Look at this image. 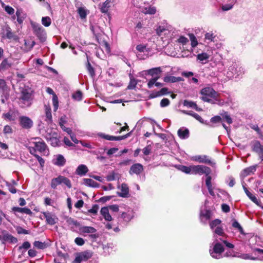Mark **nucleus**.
I'll return each mask as SVG.
<instances>
[{
    "label": "nucleus",
    "instance_id": "obj_1",
    "mask_svg": "<svg viewBox=\"0 0 263 263\" xmlns=\"http://www.w3.org/2000/svg\"><path fill=\"white\" fill-rule=\"evenodd\" d=\"M29 144L28 149L31 154H35L37 152L44 155L49 154L47 146L41 138L36 137Z\"/></svg>",
    "mask_w": 263,
    "mask_h": 263
},
{
    "label": "nucleus",
    "instance_id": "obj_2",
    "mask_svg": "<svg viewBox=\"0 0 263 263\" xmlns=\"http://www.w3.org/2000/svg\"><path fill=\"white\" fill-rule=\"evenodd\" d=\"M19 104L21 107L25 108L30 107L33 102V95L31 88L23 89L18 98Z\"/></svg>",
    "mask_w": 263,
    "mask_h": 263
},
{
    "label": "nucleus",
    "instance_id": "obj_3",
    "mask_svg": "<svg viewBox=\"0 0 263 263\" xmlns=\"http://www.w3.org/2000/svg\"><path fill=\"white\" fill-rule=\"evenodd\" d=\"M214 241L212 243L213 249H210L211 256L216 259H220L222 257V253L224 252V249L223 246L219 242V238L214 235Z\"/></svg>",
    "mask_w": 263,
    "mask_h": 263
},
{
    "label": "nucleus",
    "instance_id": "obj_4",
    "mask_svg": "<svg viewBox=\"0 0 263 263\" xmlns=\"http://www.w3.org/2000/svg\"><path fill=\"white\" fill-rule=\"evenodd\" d=\"M200 93L202 95L201 99L203 101L209 103L212 102L211 98L217 99L219 96V93L210 87L202 88L201 90Z\"/></svg>",
    "mask_w": 263,
    "mask_h": 263
},
{
    "label": "nucleus",
    "instance_id": "obj_5",
    "mask_svg": "<svg viewBox=\"0 0 263 263\" xmlns=\"http://www.w3.org/2000/svg\"><path fill=\"white\" fill-rule=\"evenodd\" d=\"M244 72V70L241 66H240L236 63H233L232 65L229 67L227 76L229 78H237L242 75Z\"/></svg>",
    "mask_w": 263,
    "mask_h": 263
},
{
    "label": "nucleus",
    "instance_id": "obj_6",
    "mask_svg": "<svg viewBox=\"0 0 263 263\" xmlns=\"http://www.w3.org/2000/svg\"><path fill=\"white\" fill-rule=\"evenodd\" d=\"M62 184L65 185L68 189H70L72 187L70 180L67 177L61 175L51 180V187L55 189L58 185Z\"/></svg>",
    "mask_w": 263,
    "mask_h": 263
},
{
    "label": "nucleus",
    "instance_id": "obj_7",
    "mask_svg": "<svg viewBox=\"0 0 263 263\" xmlns=\"http://www.w3.org/2000/svg\"><path fill=\"white\" fill-rule=\"evenodd\" d=\"M211 173V170L210 167L202 165H193L192 166V174L202 175L205 174V176L210 175Z\"/></svg>",
    "mask_w": 263,
    "mask_h": 263
},
{
    "label": "nucleus",
    "instance_id": "obj_8",
    "mask_svg": "<svg viewBox=\"0 0 263 263\" xmlns=\"http://www.w3.org/2000/svg\"><path fill=\"white\" fill-rule=\"evenodd\" d=\"M0 241H1L3 244H5L7 242L15 243L17 242V239L10 234L7 231L3 230L0 234Z\"/></svg>",
    "mask_w": 263,
    "mask_h": 263
},
{
    "label": "nucleus",
    "instance_id": "obj_9",
    "mask_svg": "<svg viewBox=\"0 0 263 263\" xmlns=\"http://www.w3.org/2000/svg\"><path fill=\"white\" fill-rule=\"evenodd\" d=\"M20 125L25 129H29L33 126V121L27 116H21L19 117Z\"/></svg>",
    "mask_w": 263,
    "mask_h": 263
},
{
    "label": "nucleus",
    "instance_id": "obj_10",
    "mask_svg": "<svg viewBox=\"0 0 263 263\" xmlns=\"http://www.w3.org/2000/svg\"><path fill=\"white\" fill-rule=\"evenodd\" d=\"M44 218L46 219V223L50 225H54L58 221V218L54 214L49 212H45L43 213Z\"/></svg>",
    "mask_w": 263,
    "mask_h": 263
},
{
    "label": "nucleus",
    "instance_id": "obj_11",
    "mask_svg": "<svg viewBox=\"0 0 263 263\" xmlns=\"http://www.w3.org/2000/svg\"><path fill=\"white\" fill-rule=\"evenodd\" d=\"M252 150L256 153L261 161H263V145L256 141L254 142L252 146Z\"/></svg>",
    "mask_w": 263,
    "mask_h": 263
},
{
    "label": "nucleus",
    "instance_id": "obj_12",
    "mask_svg": "<svg viewBox=\"0 0 263 263\" xmlns=\"http://www.w3.org/2000/svg\"><path fill=\"white\" fill-rule=\"evenodd\" d=\"M57 133L55 132H53L51 133H47L45 138L47 141H50L51 144L53 146H57L59 145V140L57 138Z\"/></svg>",
    "mask_w": 263,
    "mask_h": 263
},
{
    "label": "nucleus",
    "instance_id": "obj_13",
    "mask_svg": "<svg viewBox=\"0 0 263 263\" xmlns=\"http://www.w3.org/2000/svg\"><path fill=\"white\" fill-rule=\"evenodd\" d=\"M143 171V165L140 163H136L131 166L129 170V174L131 175H139Z\"/></svg>",
    "mask_w": 263,
    "mask_h": 263
},
{
    "label": "nucleus",
    "instance_id": "obj_14",
    "mask_svg": "<svg viewBox=\"0 0 263 263\" xmlns=\"http://www.w3.org/2000/svg\"><path fill=\"white\" fill-rule=\"evenodd\" d=\"M195 160L198 161L200 163H204L214 166L215 163L212 161L208 156L206 155L203 156H197L195 157Z\"/></svg>",
    "mask_w": 263,
    "mask_h": 263
},
{
    "label": "nucleus",
    "instance_id": "obj_15",
    "mask_svg": "<svg viewBox=\"0 0 263 263\" xmlns=\"http://www.w3.org/2000/svg\"><path fill=\"white\" fill-rule=\"evenodd\" d=\"M177 134L180 139H186L189 137L190 132L187 128L182 127L178 130Z\"/></svg>",
    "mask_w": 263,
    "mask_h": 263
},
{
    "label": "nucleus",
    "instance_id": "obj_16",
    "mask_svg": "<svg viewBox=\"0 0 263 263\" xmlns=\"http://www.w3.org/2000/svg\"><path fill=\"white\" fill-rule=\"evenodd\" d=\"M100 214L106 221H111L112 220V218L109 213L108 208L106 206L102 208Z\"/></svg>",
    "mask_w": 263,
    "mask_h": 263
},
{
    "label": "nucleus",
    "instance_id": "obj_17",
    "mask_svg": "<svg viewBox=\"0 0 263 263\" xmlns=\"http://www.w3.org/2000/svg\"><path fill=\"white\" fill-rule=\"evenodd\" d=\"M45 121L48 124L52 122V117L51 115V110L50 106L48 105H45Z\"/></svg>",
    "mask_w": 263,
    "mask_h": 263
},
{
    "label": "nucleus",
    "instance_id": "obj_18",
    "mask_svg": "<svg viewBox=\"0 0 263 263\" xmlns=\"http://www.w3.org/2000/svg\"><path fill=\"white\" fill-rule=\"evenodd\" d=\"M12 211L16 214V213H24L27 215H31L32 211L28 208H20L14 206L12 208Z\"/></svg>",
    "mask_w": 263,
    "mask_h": 263
},
{
    "label": "nucleus",
    "instance_id": "obj_19",
    "mask_svg": "<svg viewBox=\"0 0 263 263\" xmlns=\"http://www.w3.org/2000/svg\"><path fill=\"white\" fill-rule=\"evenodd\" d=\"M121 192H118L117 194L121 197H127L129 194L128 185L125 183H122L121 186Z\"/></svg>",
    "mask_w": 263,
    "mask_h": 263
},
{
    "label": "nucleus",
    "instance_id": "obj_20",
    "mask_svg": "<svg viewBox=\"0 0 263 263\" xmlns=\"http://www.w3.org/2000/svg\"><path fill=\"white\" fill-rule=\"evenodd\" d=\"M168 93V89L166 87L162 88L160 91L153 92L149 95V98L153 99L158 97L166 95Z\"/></svg>",
    "mask_w": 263,
    "mask_h": 263
},
{
    "label": "nucleus",
    "instance_id": "obj_21",
    "mask_svg": "<svg viewBox=\"0 0 263 263\" xmlns=\"http://www.w3.org/2000/svg\"><path fill=\"white\" fill-rule=\"evenodd\" d=\"M182 112H183L184 114L188 115L193 117L195 119L199 121L201 123L208 124L206 121H204V120L199 115H198L196 113H195L192 111L186 110H183Z\"/></svg>",
    "mask_w": 263,
    "mask_h": 263
},
{
    "label": "nucleus",
    "instance_id": "obj_22",
    "mask_svg": "<svg viewBox=\"0 0 263 263\" xmlns=\"http://www.w3.org/2000/svg\"><path fill=\"white\" fill-rule=\"evenodd\" d=\"M164 82L166 83H175L183 81L184 79L181 77H176L174 76H167L163 78Z\"/></svg>",
    "mask_w": 263,
    "mask_h": 263
},
{
    "label": "nucleus",
    "instance_id": "obj_23",
    "mask_svg": "<svg viewBox=\"0 0 263 263\" xmlns=\"http://www.w3.org/2000/svg\"><path fill=\"white\" fill-rule=\"evenodd\" d=\"M12 65V63L8 60V59H5L0 64V71H5L10 68Z\"/></svg>",
    "mask_w": 263,
    "mask_h": 263
},
{
    "label": "nucleus",
    "instance_id": "obj_24",
    "mask_svg": "<svg viewBox=\"0 0 263 263\" xmlns=\"http://www.w3.org/2000/svg\"><path fill=\"white\" fill-rule=\"evenodd\" d=\"M66 160L62 155H58L56 156V158L53 160V163L58 166H62L65 165Z\"/></svg>",
    "mask_w": 263,
    "mask_h": 263
},
{
    "label": "nucleus",
    "instance_id": "obj_25",
    "mask_svg": "<svg viewBox=\"0 0 263 263\" xmlns=\"http://www.w3.org/2000/svg\"><path fill=\"white\" fill-rule=\"evenodd\" d=\"M114 2V0H106L104 2L100 8V10L102 13H106L111 7V4Z\"/></svg>",
    "mask_w": 263,
    "mask_h": 263
},
{
    "label": "nucleus",
    "instance_id": "obj_26",
    "mask_svg": "<svg viewBox=\"0 0 263 263\" xmlns=\"http://www.w3.org/2000/svg\"><path fill=\"white\" fill-rule=\"evenodd\" d=\"M79 230L82 234L95 233L97 232V230L95 228L89 226H82L80 228Z\"/></svg>",
    "mask_w": 263,
    "mask_h": 263
},
{
    "label": "nucleus",
    "instance_id": "obj_27",
    "mask_svg": "<svg viewBox=\"0 0 263 263\" xmlns=\"http://www.w3.org/2000/svg\"><path fill=\"white\" fill-rule=\"evenodd\" d=\"M88 171L87 167L84 164L78 166L76 171V173L80 176L85 175Z\"/></svg>",
    "mask_w": 263,
    "mask_h": 263
},
{
    "label": "nucleus",
    "instance_id": "obj_28",
    "mask_svg": "<svg viewBox=\"0 0 263 263\" xmlns=\"http://www.w3.org/2000/svg\"><path fill=\"white\" fill-rule=\"evenodd\" d=\"M83 184L89 187H98L99 183L90 178H84L83 179Z\"/></svg>",
    "mask_w": 263,
    "mask_h": 263
},
{
    "label": "nucleus",
    "instance_id": "obj_29",
    "mask_svg": "<svg viewBox=\"0 0 263 263\" xmlns=\"http://www.w3.org/2000/svg\"><path fill=\"white\" fill-rule=\"evenodd\" d=\"M256 165L251 166L244 169L241 173V175L243 176L246 177L250 175L251 174L254 173L256 171Z\"/></svg>",
    "mask_w": 263,
    "mask_h": 263
},
{
    "label": "nucleus",
    "instance_id": "obj_30",
    "mask_svg": "<svg viewBox=\"0 0 263 263\" xmlns=\"http://www.w3.org/2000/svg\"><path fill=\"white\" fill-rule=\"evenodd\" d=\"M161 72L162 70L160 67L152 68L151 69L147 70L146 71L148 74L152 76L154 78L158 76H160Z\"/></svg>",
    "mask_w": 263,
    "mask_h": 263
},
{
    "label": "nucleus",
    "instance_id": "obj_31",
    "mask_svg": "<svg viewBox=\"0 0 263 263\" xmlns=\"http://www.w3.org/2000/svg\"><path fill=\"white\" fill-rule=\"evenodd\" d=\"M243 187L248 197L257 205L260 206V201H259L255 196L253 195L245 186H243Z\"/></svg>",
    "mask_w": 263,
    "mask_h": 263
},
{
    "label": "nucleus",
    "instance_id": "obj_32",
    "mask_svg": "<svg viewBox=\"0 0 263 263\" xmlns=\"http://www.w3.org/2000/svg\"><path fill=\"white\" fill-rule=\"evenodd\" d=\"M222 120H224L227 123L231 124L233 123V120L230 115L227 111H223L220 114Z\"/></svg>",
    "mask_w": 263,
    "mask_h": 263
},
{
    "label": "nucleus",
    "instance_id": "obj_33",
    "mask_svg": "<svg viewBox=\"0 0 263 263\" xmlns=\"http://www.w3.org/2000/svg\"><path fill=\"white\" fill-rule=\"evenodd\" d=\"M5 36L8 39H15L16 36L14 33L12 32L11 29L8 26L5 28Z\"/></svg>",
    "mask_w": 263,
    "mask_h": 263
},
{
    "label": "nucleus",
    "instance_id": "obj_34",
    "mask_svg": "<svg viewBox=\"0 0 263 263\" xmlns=\"http://www.w3.org/2000/svg\"><path fill=\"white\" fill-rule=\"evenodd\" d=\"M134 217L132 211H128L127 213H123L121 217L126 222H129Z\"/></svg>",
    "mask_w": 263,
    "mask_h": 263
},
{
    "label": "nucleus",
    "instance_id": "obj_35",
    "mask_svg": "<svg viewBox=\"0 0 263 263\" xmlns=\"http://www.w3.org/2000/svg\"><path fill=\"white\" fill-rule=\"evenodd\" d=\"M192 166H193V165H190L189 166H184V165H180L179 167V169L181 172L185 173V174H192Z\"/></svg>",
    "mask_w": 263,
    "mask_h": 263
},
{
    "label": "nucleus",
    "instance_id": "obj_36",
    "mask_svg": "<svg viewBox=\"0 0 263 263\" xmlns=\"http://www.w3.org/2000/svg\"><path fill=\"white\" fill-rule=\"evenodd\" d=\"M209 58V55L206 53H201L197 55V59L202 63H205Z\"/></svg>",
    "mask_w": 263,
    "mask_h": 263
},
{
    "label": "nucleus",
    "instance_id": "obj_37",
    "mask_svg": "<svg viewBox=\"0 0 263 263\" xmlns=\"http://www.w3.org/2000/svg\"><path fill=\"white\" fill-rule=\"evenodd\" d=\"M211 217V213L210 211L206 210L205 212H201L200 213V218L201 220L204 218L205 220L210 219Z\"/></svg>",
    "mask_w": 263,
    "mask_h": 263
},
{
    "label": "nucleus",
    "instance_id": "obj_38",
    "mask_svg": "<svg viewBox=\"0 0 263 263\" xmlns=\"http://www.w3.org/2000/svg\"><path fill=\"white\" fill-rule=\"evenodd\" d=\"M213 232L215 234L219 236H226V234L224 232L223 228L221 226L217 227L214 230H213Z\"/></svg>",
    "mask_w": 263,
    "mask_h": 263
},
{
    "label": "nucleus",
    "instance_id": "obj_39",
    "mask_svg": "<svg viewBox=\"0 0 263 263\" xmlns=\"http://www.w3.org/2000/svg\"><path fill=\"white\" fill-rule=\"evenodd\" d=\"M221 221L218 219H216L210 223V226L212 230H214L217 227H220Z\"/></svg>",
    "mask_w": 263,
    "mask_h": 263
},
{
    "label": "nucleus",
    "instance_id": "obj_40",
    "mask_svg": "<svg viewBox=\"0 0 263 263\" xmlns=\"http://www.w3.org/2000/svg\"><path fill=\"white\" fill-rule=\"evenodd\" d=\"M137 84V81L133 77H130V82L127 86L128 89H134Z\"/></svg>",
    "mask_w": 263,
    "mask_h": 263
},
{
    "label": "nucleus",
    "instance_id": "obj_41",
    "mask_svg": "<svg viewBox=\"0 0 263 263\" xmlns=\"http://www.w3.org/2000/svg\"><path fill=\"white\" fill-rule=\"evenodd\" d=\"M84 261L90 258L92 256V253L90 251H84L80 253Z\"/></svg>",
    "mask_w": 263,
    "mask_h": 263
},
{
    "label": "nucleus",
    "instance_id": "obj_42",
    "mask_svg": "<svg viewBox=\"0 0 263 263\" xmlns=\"http://www.w3.org/2000/svg\"><path fill=\"white\" fill-rule=\"evenodd\" d=\"M33 246L39 249H44L47 247L45 242H42L40 241H35L33 242Z\"/></svg>",
    "mask_w": 263,
    "mask_h": 263
},
{
    "label": "nucleus",
    "instance_id": "obj_43",
    "mask_svg": "<svg viewBox=\"0 0 263 263\" xmlns=\"http://www.w3.org/2000/svg\"><path fill=\"white\" fill-rule=\"evenodd\" d=\"M99 137L107 140L114 141L115 136L106 135L104 133H99L98 134Z\"/></svg>",
    "mask_w": 263,
    "mask_h": 263
},
{
    "label": "nucleus",
    "instance_id": "obj_44",
    "mask_svg": "<svg viewBox=\"0 0 263 263\" xmlns=\"http://www.w3.org/2000/svg\"><path fill=\"white\" fill-rule=\"evenodd\" d=\"M190 39L191 41V46L194 48L198 45V41L196 36L192 33L189 34Z\"/></svg>",
    "mask_w": 263,
    "mask_h": 263
},
{
    "label": "nucleus",
    "instance_id": "obj_45",
    "mask_svg": "<svg viewBox=\"0 0 263 263\" xmlns=\"http://www.w3.org/2000/svg\"><path fill=\"white\" fill-rule=\"evenodd\" d=\"M232 226L234 228L237 229L241 234H244L243 230L242 227L238 223V222L235 219L233 220V221L232 223Z\"/></svg>",
    "mask_w": 263,
    "mask_h": 263
},
{
    "label": "nucleus",
    "instance_id": "obj_46",
    "mask_svg": "<svg viewBox=\"0 0 263 263\" xmlns=\"http://www.w3.org/2000/svg\"><path fill=\"white\" fill-rule=\"evenodd\" d=\"M42 23L45 27H48L51 25V21L49 16L43 17Z\"/></svg>",
    "mask_w": 263,
    "mask_h": 263
},
{
    "label": "nucleus",
    "instance_id": "obj_47",
    "mask_svg": "<svg viewBox=\"0 0 263 263\" xmlns=\"http://www.w3.org/2000/svg\"><path fill=\"white\" fill-rule=\"evenodd\" d=\"M156 12V9L155 7H149L148 8H145L143 10V12L145 14H154Z\"/></svg>",
    "mask_w": 263,
    "mask_h": 263
},
{
    "label": "nucleus",
    "instance_id": "obj_48",
    "mask_svg": "<svg viewBox=\"0 0 263 263\" xmlns=\"http://www.w3.org/2000/svg\"><path fill=\"white\" fill-rule=\"evenodd\" d=\"M52 103L53 110L54 111H56L59 106L58 98L56 95H54V96H52Z\"/></svg>",
    "mask_w": 263,
    "mask_h": 263
},
{
    "label": "nucleus",
    "instance_id": "obj_49",
    "mask_svg": "<svg viewBox=\"0 0 263 263\" xmlns=\"http://www.w3.org/2000/svg\"><path fill=\"white\" fill-rule=\"evenodd\" d=\"M72 98L77 101H81L82 99V93L81 91H77L72 96Z\"/></svg>",
    "mask_w": 263,
    "mask_h": 263
},
{
    "label": "nucleus",
    "instance_id": "obj_50",
    "mask_svg": "<svg viewBox=\"0 0 263 263\" xmlns=\"http://www.w3.org/2000/svg\"><path fill=\"white\" fill-rule=\"evenodd\" d=\"M22 12L20 10H17L16 12V16L17 17V22L21 24L23 23L24 17L22 15Z\"/></svg>",
    "mask_w": 263,
    "mask_h": 263
},
{
    "label": "nucleus",
    "instance_id": "obj_51",
    "mask_svg": "<svg viewBox=\"0 0 263 263\" xmlns=\"http://www.w3.org/2000/svg\"><path fill=\"white\" fill-rule=\"evenodd\" d=\"M87 69L91 77H93L95 76V72L93 68L91 66L90 63L88 61L86 65Z\"/></svg>",
    "mask_w": 263,
    "mask_h": 263
},
{
    "label": "nucleus",
    "instance_id": "obj_52",
    "mask_svg": "<svg viewBox=\"0 0 263 263\" xmlns=\"http://www.w3.org/2000/svg\"><path fill=\"white\" fill-rule=\"evenodd\" d=\"M183 105L190 108H193L194 109L195 107H196V104L195 102L187 100L184 101Z\"/></svg>",
    "mask_w": 263,
    "mask_h": 263
},
{
    "label": "nucleus",
    "instance_id": "obj_53",
    "mask_svg": "<svg viewBox=\"0 0 263 263\" xmlns=\"http://www.w3.org/2000/svg\"><path fill=\"white\" fill-rule=\"evenodd\" d=\"M160 76H158L151 79L147 83L148 87L151 88L153 86L154 84L155 85L156 82L158 80Z\"/></svg>",
    "mask_w": 263,
    "mask_h": 263
},
{
    "label": "nucleus",
    "instance_id": "obj_54",
    "mask_svg": "<svg viewBox=\"0 0 263 263\" xmlns=\"http://www.w3.org/2000/svg\"><path fill=\"white\" fill-rule=\"evenodd\" d=\"M66 222L70 225H73L76 227H79L80 226V223L76 220H74L73 218L69 217L66 220Z\"/></svg>",
    "mask_w": 263,
    "mask_h": 263
},
{
    "label": "nucleus",
    "instance_id": "obj_55",
    "mask_svg": "<svg viewBox=\"0 0 263 263\" xmlns=\"http://www.w3.org/2000/svg\"><path fill=\"white\" fill-rule=\"evenodd\" d=\"M211 180L212 177L209 175L206 176V180H205V184L208 189H210L213 188L212 184H211Z\"/></svg>",
    "mask_w": 263,
    "mask_h": 263
},
{
    "label": "nucleus",
    "instance_id": "obj_56",
    "mask_svg": "<svg viewBox=\"0 0 263 263\" xmlns=\"http://www.w3.org/2000/svg\"><path fill=\"white\" fill-rule=\"evenodd\" d=\"M215 36L212 32H208L205 34V39L210 42L214 41Z\"/></svg>",
    "mask_w": 263,
    "mask_h": 263
},
{
    "label": "nucleus",
    "instance_id": "obj_57",
    "mask_svg": "<svg viewBox=\"0 0 263 263\" xmlns=\"http://www.w3.org/2000/svg\"><path fill=\"white\" fill-rule=\"evenodd\" d=\"M7 89V86L5 81L3 79H0V90H2L4 92Z\"/></svg>",
    "mask_w": 263,
    "mask_h": 263
},
{
    "label": "nucleus",
    "instance_id": "obj_58",
    "mask_svg": "<svg viewBox=\"0 0 263 263\" xmlns=\"http://www.w3.org/2000/svg\"><path fill=\"white\" fill-rule=\"evenodd\" d=\"M78 13L82 18H84L86 16V11L83 8L80 7L78 9Z\"/></svg>",
    "mask_w": 263,
    "mask_h": 263
},
{
    "label": "nucleus",
    "instance_id": "obj_59",
    "mask_svg": "<svg viewBox=\"0 0 263 263\" xmlns=\"http://www.w3.org/2000/svg\"><path fill=\"white\" fill-rule=\"evenodd\" d=\"M222 121L221 116H215L211 119V122L214 123H219Z\"/></svg>",
    "mask_w": 263,
    "mask_h": 263
},
{
    "label": "nucleus",
    "instance_id": "obj_60",
    "mask_svg": "<svg viewBox=\"0 0 263 263\" xmlns=\"http://www.w3.org/2000/svg\"><path fill=\"white\" fill-rule=\"evenodd\" d=\"M31 245L30 243L28 241H25L23 242L22 246H20L18 247V250H21L23 249H24L25 250L28 249L30 248Z\"/></svg>",
    "mask_w": 263,
    "mask_h": 263
},
{
    "label": "nucleus",
    "instance_id": "obj_61",
    "mask_svg": "<svg viewBox=\"0 0 263 263\" xmlns=\"http://www.w3.org/2000/svg\"><path fill=\"white\" fill-rule=\"evenodd\" d=\"M170 104V100L167 98H163L160 102V106L162 107L167 106Z\"/></svg>",
    "mask_w": 263,
    "mask_h": 263
},
{
    "label": "nucleus",
    "instance_id": "obj_62",
    "mask_svg": "<svg viewBox=\"0 0 263 263\" xmlns=\"http://www.w3.org/2000/svg\"><path fill=\"white\" fill-rule=\"evenodd\" d=\"M6 185L8 187L9 191L12 194L16 193V189L10 183L6 182Z\"/></svg>",
    "mask_w": 263,
    "mask_h": 263
},
{
    "label": "nucleus",
    "instance_id": "obj_63",
    "mask_svg": "<svg viewBox=\"0 0 263 263\" xmlns=\"http://www.w3.org/2000/svg\"><path fill=\"white\" fill-rule=\"evenodd\" d=\"M74 242L78 246H83L84 243L85 241L81 237H77L74 239Z\"/></svg>",
    "mask_w": 263,
    "mask_h": 263
},
{
    "label": "nucleus",
    "instance_id": "obj_64",
    "mask_svg": "<svg viewBox=\"0 0 263 263\" xmlns=\"http://www.w3.org/2000/svg\"><path fill=\"white\" fill-rule=\"evenodd\" d=\"M177 41L178 42L181 43L182 45H185L189 42V40L186 37L183 36H181L179 37Z\"/></svg>",
    "mask_w": 263,
    "mask_h": 263
}]
</instances>
